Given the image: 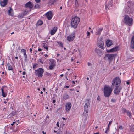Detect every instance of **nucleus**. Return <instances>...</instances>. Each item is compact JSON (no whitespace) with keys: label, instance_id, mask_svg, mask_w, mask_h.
Wrapping results in <instances>:
<instances>
[{"label":"nucleus","instance_id":"1","mask_svg":"<svg viewBox=\"0 0 134 134\" xmlns=\"http://www.w3.org/2000/svg\"><path fill=\"white\" fill-rule=\"evenodd\" d=\"M80 20V18L77 16L73 17L71 22V27L74 29L76 28Z\"/></svg>","mask_w":134,"mask_h":134},{"label":"nucleus","instance_id":"2","mask_svg":"<svg viewBox=\"0 0 134 134\" xmlns=\"http://www.w3.org/2000/svg\"><path fill=\"white\" fill-rule=\"evenodd\" d=\"M133 19L128 15H126L124 18V23L129 26H131L133 23Z\"/></svg>","mask_w":134,"mask_h":134},{"label":"nucleus","instance_id":"3","mask_svg":"<svg viewBox=\"0 0 134 134\" xmlns=\"http://www.w3.org/2000/svg\"><path fill=\"white\" fill-rule=\"evenodd\" d=\"M44 72L43 69L42 68H39L35 70V75L39 77H41L43 76V74Z\"/></svg>","mask_w":134,"mask_h":134},{"label":"nucleus","instance_id":"4","mask_svg":"<svg viewBox=\"0 0 134 134\" xmlns=\"http://www.w3.org/2000/svg\"><path fill=\"white\" fill-rule=\"evenodd\" d=\"M113 0H107L106 2L105 9L108 10L113 5Z\"/></svg>","mask_w":134,"mask_h":134},{"label":"nucleus","instance_id":"5","mask_svg":"<svg viewBox=\"0 0 134 134\" xmlns=\"http://www.w3.org/2000/svg\"><path fill=\"white\" fill-rule=\"evenodd\" d=\"M97 46L103 49H104L105 48L103 39L101 38L98 40Z\"/></svg>","mask_w":134,"mask_h":134},{"label":"nucleus","instance_id":"6","mask_svg":"<svg viewBox=\"0 0 134 134\" xmlns=\"http://www.w3.org/2000/svg\"><path fill=\"white\" fill-rule=\"evenodd\" d=\"M49 60L50 62L49 63V64L50 65L49 68V69L51 70L55 66L56 62L55 60L52 59H50Z\"/></svg>","mask_w":134,"mask_h":134},{"label":"nucleus","instance_id":"7","mask_svg":"<svg viewBox=\"0 0 134 134\" xmlns=\"http://www.w3.org/2000/svg\"><path fill=\"white\" fill-rule=\"evenodd\" d=\"M114 55L113 54H107L105 55L104 58L105 60H108L109 61H111Z\"/></svg>","mask_w":134,"mask_h":134},{"label":"nucleus","instance_id":"8","mask_svg":"<svg viewBox=\"0 0 134 134\" xmlns=\"http://www.w3.org/2000/svg\"><path fill=\"white\" fill-rule=\"evenodd\" d=\"M44 15L48 20H50L53 16L52 13L51 11H49L45 14Z\"/></svg>","mask_w":134,"mask_h":134},{"label":"nucleus","instance_id":"9","mask_svg":"<svg viewBox=\"0 0 134 134\" xmlns=\"http://www.w3.org/2000/svg\"><path fill=\"white\" fill-rule=\"evenodd\" d=\"M112 86L113 87H115L116 89L117 88V78H115L112 81Z\"/></svg>","mask_w":134,"mask_h":134},{"label":"nucleus","instance_id":"10","mask_svg":"<svg viewBox=\"0 0 134 134\" xmlns=\"http://www.w3.org/2000/svg\"><path fill=\"white\" fill-rule=\"evenodd\" d=\"M75 37L74 34L72 33L70 34L67 37V40L69 41H72L74 40Z\"/></svg>","mask_w":134,"mask_h":134},{"label":"nucleus","instance_id":"11","mask_svg":"<svg viewBox=\"0 0 134 134\" xmlns=\"http://www.w3.org/2000/svg\"><path fill=\"white\" fill-rule=\"evenodd\" d=\"M112 91V88L109 86L105 85L104 89V92H111Z\"/></svg>","mask_w":134,"mask_h":134},{"label":"nucleus","instance_id":"12","mask_svg":"<svg viewBox=\"0 0 134 134\" xmlns=\"http://www.w3.org/2000/svg\"><path fill=\"white\" fill-rule=\"evenodd\" d=\"M71 104L70 102L67 103L65 105V110L66 111H69L71 107Z\"/></svg>","mask_w":134,"mask_h":134},{"label":"nucleus","instance_id":"13","mask_svg":"<svg viewBox=\"0 0 134 134\" xmlns=\"http://www.w3.org/2000/svg\"><path fill=\"white\" fill-rule=\"evenodd\" d=\"M117 51V47L116 46L109 50H106L107 52L108 53H114Z\"/></svg>","mask_w":134,"mask_h":134},{"label":"nucleus","instance_id":"14","mask_svg":"<svg viewBox=\"0 0 134 134\" xmlns=\"http://www.w3.org/2000/svg\"><path fill=\"white\" fill-rule=\"evenodd\" d=\"M25 6L26 8L31 9L33 7L32 3L31 2L29 1L25 5Z\"/></svg>","mask_w":134,"mask_h":134},{"label":"nucleus","instance_id":"15","mask_svg":"<svg viewBox=\"0 0 134 134\" xmlns=\"http://www.w3.org/2000/svg\"><path fill=\"white\" fill-rule=\"evenodd\" d=\"M8 0H3L1 1L0 2V4L2 7H4L5 6L7 3Z\"/></svg>","mask_w":134,"mask_h":134},{"label":"nucleus","instance_id":"16","mask_svg":"<svg viewBox=\"0 0 134 134\" xmlns=\"http://www.w3.org/2000/svg\"><path fill=\"white\" fill-rule=\"evenodd\" d=\"M57 30V27H54L50 31L51 35H53L56 32Z\"/></svg>","mask_w":134,"mask_h":134},{"label":"nucleus","instance_id":"17","mask_svg":"<svg viewBox=\"0 0 134 134\" xmlns=\"http://www.w3.org/2000/svg\"><path fill=\"white\" fill-rule=\"evenodd\" d=\"M106 44L107 47H109L112 44V42L110 40H107L106 41Z\"/></svg>","mask_w":134,"mask_h":134},{"label":"nucleus","instance_id":"18","mask_svg":"<svg viewBox=\"0 0 134 134\" xmlns=\"http://www.w3.org/2000/svg\"><path fill=\"white\" fill-rule=\"evenodd\" d=\"M103 29L102 28H98L97 29L96 32V34L97 35H99L102 31Z\"/></svg>","mask_w":134,"mask_h":134},{"label":"nucleus","instance_id":"19","mask_svg":"<svg viewBox=\"0 0 134 134\" xmlns=\"http://www.w3.org/2000/svg\"><path fill=\"white\" fill-rule=\"evenodd\" d=\"M88 110L84 109V110L83 113V116H84L85 117V118L86 119H87V117L88 116Z\"/></svg>","mask_w":134,"mask_h":134},{"label":"nucleus","instance_id":"20","mask_svg":"<svg viewBox=\"0 0 134 134\" xmlns=\"http://www.w3.org/2000/svg\"><path fill=\"white\" fill-rule=\"evenodd\" d=\"M121 80L120 78L118 77V90H119V91L120 92L122 89V87H118L119 84L121 83Z\"/></svg>","mask_w":134,"mask_h":134},{"label":"nucleus","instance_id":"21","mask_svg":"<svg viewBox=\"0 0 134 134\" xmlns=\"http://www.w3.org/2000/svg\"><path fill=\"white\" fill-rule=\"evenodd\" d=\"M123 131V128L121 125L119 126L118 129V132H119L121 133H122Z\"/></svg>","mask_w":134,"mask_h":134},{"label":"nucleus","instance_id":"22","mask_svg":"<svg viewBox=\"0 0 134 134\" xmlns=\"http://www.w3.org/2000/svg\"><path fill=\"white\" fill-rule=\"evenodd\" d=\"M131 47L133 49L134 48V36L132 37L131 40Z\"/></svg>","mask_w":134,"mask_h":134},{"label":"nucleus","instance_id":"23","mask_svg":"<svg viewBox=\"0 0 134 134\" xmlns=\"http://www.w3.org/2000/svg\"><path fill=\"white\" fill-rule=\"evenodd\" d=\"M28 13V11L25 10L24 11L22 15L21 16H20V15H19V17L20 18H22L23 17V16L25 15L26 14H27Z\"/></svg>","mask_w":134,"mask_h":134},{"label":"nucleus","instance_id":"24","mask_svg":"<svg viewBox=\"0 0 134 134\" xmlns=\"http://www.w3.org/2000/svg\"><path fill=\"white\" fill-rule=\"evenodd\" d=\"M7 87L6 86H3L1 88L2 92H4L7 91Z\"/></svg>","mask_w":134,"mask_h":134},{"label":"nucleus","instance_id":"25","mask_svg":"<svg viewBox=\"0 0 134 134\" xmlns=\"http://www.w3.org/2000/svg\"><path fill=\"white\" fill-rule=\"evenodd\" d=\"M43 22L41 20H39L37 22L36 24V25L37 26H40L42 25L43 24Z\"/></svg>","mask_w":134,"mask_h":134},{"label":"nucleus","instance_id":"26","mask_svg":"<svg viewBox=\"0 0 134 134\" xmlns=\"http://www.w3.org/2000/svg\"><path fill=\"white\" fill-rule=\"evenodd\" d=\"M21 52H23L24 53V56L25 57V58H27V56L26 52V50L24 49H22L21 51Z\"/></svg>","mask_w":134,"mask_h":134},{"label":"nucleus","instance_id":"27","mask_svg":"<svg viewBox=\"0 0 134 134\" xmlns=\"http://www.w3.org/2000/svg\"><path fill=\"white\" fill-rule=\"evenodd\" d=\"M8 14L12 16L13 15V10L11 8H10V9L8 10Z\"/></svg>","mask_w":134,"mask_h":134},{"label":"nucleus","instance_id":"28","mask_svg":"<svg viewBox=\"0 0 134 134\" xmlns=\"http://www.w3.org/2000/svg\"><path fill=\"white\" fill-rule=\"evenodd\" d=\"M7 66L9 70H13V68L12 66L10 64L8 63H7Z\"/></svg>","mask_w":134,"mask_h":134},{"label":"nucleus","instance_id":"29","mask_svg":"<svg viewBox=\"0 0 134 134\" xmlns=\"http://www.w3.org/2000/svg\"><path fill=\"white\" fill-rule=\"evenodd\" d=\"M111 93H104V96L105 97H108L111 94Z\"/></svg>","mask_w":134,"mask_h":134},{"label":"nucleus","instance_id":"30","mask_svg":"<svg viewBox=\"0 0 134 134\" xmlns=\"http://www.w3.org/2000/svg\"><path fill=\"white\" fill-rule=\"evenodd\" d=\"M42 44L43 46L44 47V48L46 49L47 51H48V47L47 44L45 43H43Z\"/></svg>","mask_w":134,"mask_h":134},{"label":"nucleus","instance_id":"31","mask_svg":"<svg viewBox=\"0 0 134 134\" xmlns=\"http://www.w3.org/2000/svg\"><path fill=\"white\" fill-rule=\"evenodd\" d=\"M90 107V105L87 104H85L84 106V109L85 110H88L87 108L88 107Z\"/></svg>","mask_w":134,"mask_h":134},{"label":"nucleus","instance_id":"32","mask_svg":"<svg viewBox=\"0 0 134 134\" xmlns=\"http://www.w3.org/2000/svg\"><path fill=\"white\" fill-rule=\"evenodd\" d=\"M38 65L37 64L35 63L33 65V69H35L38 66Z\"/></svg>","mask_w":134,"mask_h":134},{"label":"nucleus","instance_id":"33","mask_svg":"<svg viewBox=\"0 0 134 134\" xmlns=\"http://www.w3.org/2000/svg\"><path fill=\"white\" fill-rule=\"evenodd\" d=\"M95 51L98 54H100L101 53V51L99 49H95Z\"/></svg>","mask_w":134,"mask_h":134},{"label":"nucleus","instance_id":"34","mask_svg":"<svg viewBox=\"0 0 134 134\" xmlns=\"http://www.w3.org/2000/svg\"><path fill=\"white\" fill-rule=\"evenodd\" d=\"M90 102L91 101L90 99H88L86 100V103L85 104H88L90 105Z\"/></svg>","mask_w":134,"mask_h":134},{"label":"nucleus","instance_id":"35","mask_svg":"<svg viewBox=\"0 0 134 134\" xmlns=\"http://www.w3.org/2000/svg\"><path fill=\"white\" fill-rule=\"evenodd\" d=\"M69 98V96L68 95H64L63 97V98L64 99H66L68 98Z\"/></svg>","mask_w":134,"mask_h":134},{"label":"nucleus","instance_id":"36","mask_svg":"<svg viewBox=\"0 0 134 134\" xmlns=\"http://www.w3.org/2000/svg\"><path fill=\"white\" fill-rule=\"evenodd\" d=\"M56 0H50L49 1V3L51 4H53L56 1Z\"/></svg>","mask_w":134,"mask_h":134},{"label":"nucleus","instance_id":"37","mask_svg":"<svg viewBox=\"0 0 134 134\" xmlns=\"http://www.w3.org/2000/svg\"><path fill=\"white\" fill-rule=\"evenodd\" d=\"M35 7L36 8H40V6L39 4H36L35 5Z\"/></svg>","mask_w":134,"mask_h":134},{"label":"nucleus","instance_id":"38","mask_svg":"<svg viewBox=\"0 0 134 134\" xmlns=\"http://www.w3.org/2000/svg\"><path fill=\"white\" fill-rule=\"evenodd\" d=\"M2 95L3 97H5L7 95V93H2Z\"/></svg>","mask_w":134,"mask_h":134},{"label":"nucleus","instance_id":"39","mask_svg":"<svg viewBox=\"0 0 134 134\" xmlns=\"http://www.w3.org/2000/svg\"><path fill=\"white\" fill-rule=\"evenodd\" d=\"M87 37L86 38H89L90 37V33L88 31L87 32Z\"/></svg>","mask_w":134,"mask_h":134},{"label":"nucleus","instance_id":"40","mask_svg":"<svg viewBox=\"0 0 134 134\" xmlns=\"http://www.w3.org/2000/svg\"><path fill=\"white\" fill-rule=\"evenodd\" d=\"M127 114V116H128L130 117L131 115V114L130 112L128 111H126V113Z\"/></svg>","mask_w":134,"mask_h":134},{"label":"nucleus","instance_id":"41","mask_svg":"<svg viewBox=\"0 0 134 134\" xmlns=\"http://www.w3.org/2000/svg\"><path fill=\"white\" fill-rule=\"evenodd\" d=\"M131 130L132 132H134V125L132 126L131 128Z\"/></svg>","mask_w":134,"mask_h":134},{"label":"nucleus","instance_id":"42","mask_svg":"<svg viewBox=\"0 0 134 134\" xmlns=\"http://www.w3.org/2000/svg\"><path fill=\"white\" fill-rule=\"evenodd\" d=\"M58 44L62 47H63V44H62V43L61 42H59V43H58Z\"/></svg>","mask_w":134,"mask_h":134},{"label":"nucleus","instance_id":"43","mask_svg":"<svg viewBox=\"0 0 134 134\" xmlns=\"http://www.w3.org/2000/svg\"><path fill=\"white\" fill-rule=\"evenodd\" d=\"M39 62L42 64H43V62L42 59H39Z\"/></svg>","mask_w":134,"mask_h":134},{"label":"nucleus","instance_id":"44","mask_svg":"<svg viewBox=\"0 0 134 134\" xmlns=\"http://www.w3.org/2000/svg\"><path fill=\"white\" fill-rule=\"evenodd\" d=\"M75 5L76 6L78 5V2L77 0H75Z\"/></svg>","mask_w":134,"mask_h":134},{"label":"nucleus","instance_id":"45","mask_svg":"<svg viewBox=\"0 0 134 134\" xmlns=\"http://www.w3.org/2000/svg\"><path fill=\"white\" fill-rule=\"evenodd\" d=\"M97 100L98 101H100V97L99 96H98L97 98Z\"/></svg>","mask_w":134,"mask_h":134},{"label":"nucleus","instance_id":"46","mask_svg":"<svg viewBox=\"0 0 134 134\" xmlns=\"http://www.w3.org/2000/svg\"><path fill=\"white\" fill-rule=\"evenodd\" d=\"M111 124H112V121H110V122L109 123V124H108V126H110V125H111Z\"/></svg>","mask_w":134,"mask_h":134},{"label":"nucleus","instance_id":"47","mask_svg":"<svg viewBox=\"0 0 134 134\" xmlns=\"http://www.w3.org/2000/svg\"><path fill=\"white\" fill-rule=\"evenodd\" d=\"M88 66H91V64L90 63L88 62Z\"/></svg>","mask_w":134,"mask_h":134},{"label":"nucleus","instance_id":"48","mask_svg":"<svg viewBox=\"0 0 134 134\" xmlns=\"http://www.w3.org/2000/svg\"><path fill=\"white\" fill-rule=\"evenodd\" d=\"M130 83V82L129 81H126V84L127 85L129 84Z\"/></svg>","mask_w":134,"mask_h":134},{"label":"nucleus","instance_id":"49","mask_svg":"<svg viewBox=\"0 0 134 134\" xmlns=\"http://www.w3.org/2000/svg\"><path fill=\"white\" fill-rule=\"evenodd\" d=\"M37 3H39L40 2V0H35Z\"/></svg>","mask_w":134,"mask_h":134},{"label":"nucleus","instance_id":"50","mask_svg":"<svg viewBox=\"0 0 134 134\" xmlns=\"http://www.w3.org/2000/svg\"><path fill=\"white\" fill-rule=\"evenodd\" d=\"M59 122H57V124H56V125H57V126L58 127H59Z\"/></svg>","mask_w":134,"mask_h":134},{"label":"nucleus","instance_id":"51","mask_svg":"<svg viewBox=\"0 0 134 134\" xmlns=\"http://www.w3.org/2000/svg\"><path fill=\"white\" fill-rule=\"evenodd\" d=\"M22 74L23 75H24L26 74V72H23L22 73Z\"/></svg>","mask_w":134,"mask_h":134},{"label":"nucleus","instance_id":"52","mask_svg":"<svg viewBox=\"0 0 134 134\" xmlns=\"http://www.w3.org/2000/svg\"><path fill=\"white\" fill-rule=\"evenodd\" d=\"M38 50L39 51H42V49L41 48H38Z\"/></svg>","mask_w":134,"mask_h":134},{"label":"nucleus","instance_id":"53","mask_svg":"<svg viewBox=\"0 0 134 134\" xmlns=\"http://www.w3.org/2000/svg\"><path fill=\"white\" fill-rule=\"evenodd\" d=\"M15 123V122H13V123L11 124V125L12 126H13Z\"/></svg>","mask_w":134,"mask_h":134},{"label":"nucleus","instance_id":"54","mask_svg":"<svg viewBox=\"0 0 134 134\" xmlns=\"http://www.w3.org/2000/svg\"><path fill=\"white\" fill-rule=\"evenodd\" d=\"M110 126H108V128H107V130L109 131V129H110Z\"/></svg>","mask_w":134,"mask_h":134},{"label":"nucleus","instance_id":"55","mask_svg":"<svg viewBox=\"0 0 134 134\" xmlns=\"http://www.w3.org/2000/svg\"><path fill=\"white\" fill-rule=\"evenodd\" d=\"M108 131H109L107 130H106V131H105V133H108Z\"/></svg>","mask_w":134,"mask_h":134},{"label":"nucleus","instance_id":"56","mask_svg":"<svg viewBox=\"0 0 134 134\" xmlns=\"http://www.w3.org/2000/svg\"><path fill=\"white\" fill-rule=\"evenodd\" d=\"M44 56L47 57L48 56V55L47 54H46L44 55Z\"/></svg>","mask_w":134,"mask_h":134},{"label":"nucleus","instance_id":"57","mask_svg":"<svg viewBox=\"0 0 134 134\" xmlns=\"http://www.w3.org/2000/svg\"><path fill=\"white\" fill-rule=\"evenodd\" d=\"M55 102H56V101L55 100H53V103H55Z\"/></svg>","mask_w":134,"mask_h":134},{"label":"nucleus","instance_id":"58","mask_svg":"<svg viewBox=\"0 0 134 134\" xmlns=\"http://www.w3.org/2000/svg\"><path fill=\"white\" fill-rule=\"evenodd\" d=\"M126 111H127L126 109H124V112L126 113Z\"/></svg>","mask_w":134,"mask_h":134},{"label":"nucleus","instance_id":"59","mask_svg":"<svg viewBox=\"0 0 134 134\" xmlns=\"http://www.w3.org/2000/svg\"><path fill=\"white\" fill-rule=\"evenodd\" d=\"M43 90L44 91H45V88H43Z\"/></svg>","mask_w":134,"mask_h":134},{"label":"nucleus","instance_id":"60","mask_svg":"<svg viewBox=\"0 0 134 134\" xmlns=\"http://www.w3.org/2000/svg\"><path fill=\"white\" fill-rule=\"evenodd\" d=\"M69 86H65V87H66V88H69Z\"/></svg>","mask_w":134,"mask_h":134},{"label":"nucleus","instance_id":"61","mask_svg":"<svg viewBox=\"0 0 134 134\" xmlns=\"http://www.w3.org/2000/svg\"><path fill=\"white\" fill-rule=\"evenodd\" d=\"M30 52H31V51H32V48H30Z\"/></svg>","mask_w":134,"mask_h":134},{"label":"nucleus","instance_id":"62","mask_svg":"<svg viewBox=\"0 0 134 134\" xmlns=\"http://www.w3.org/2000/svg\"><path fill=\"white\" fill-rule=\"evenodd\" d=\"M72 83L74 84H75V81H72Z\"/></svg>","mask_w":134,"mask_h":134},{"label":"nucleus","instance_id":"63","mask_svg":"<svg viewBox=\"0 0 134 134\" xmlns=\"http://www.w3.org/2000/svg\"><path fill=\"white\" fill-rule=\"evenodd\" d=\"M15 58L16 59H18V57H17V56H16L15 57Z\"/></svg>","mask_w":134,"mask_h":134},{"label":"nucleus","instance_id":"64","mask_svg":"<svg viewBox=\"0 0 134 134\" xmlns=\"http://www.w3.org/2000/svg\"><path fill=\"white\" fill-rule=\"evenodd\" d=\"M42 133H43V134H46V133H44V131H43L42 132Z\"/></svg>","mask_w":134,"mask_h":134}]
</instances>
